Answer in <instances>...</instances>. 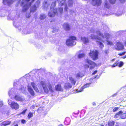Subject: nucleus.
<instances>
[{
    "label": "nucleus",
    "instance_id": "f257e3e1",
    "mask_svg": "<svg viewBox=\"0 0 126 126\" xmlns=\"http://www.w3.org/2000/svg\"><path fill=\"white\" fill-rule=\"evenodd\" d=\"M103 30L105 31L104 32V35L101 33L102 31H96V33L100 36L102 37L101 38L94 35H92L91 36L92 39L97 40V44L101 48H103L104 47V45L102 42L105 43V42L106 41L107 44L111 46L113 44V43L112 42L108 40V39L110 37V36L109 34L107 33L106 32L108 30V28L105 25H103Z\"/></svg>",
    "mask_w": 126,
    "mask_h": 126
},
{
    "label": "nucleus",
    "instance_id": "f03ea898",
    "mask_svg": "<svg viewBox=\"0 0 126 126\" xmlns=\"http://www.w3.org/2000/svg\"><path fill=\"white\" fill-rule=\"evenodd\" d=\"M40 84L41 85L45 93H47L48 92L49 90L47 88V87L48 88L50 92L52 93L53 92V90L50 85L48 84L47 85L45 82L42 81L41 82Z\"/></svg>",
    "mask_w": 126,
    "mask_h": 126
},
{
    "label": "nucleus",
    "instance_id": "7ed1b4c3",
    "mask_svg": "<svg viewBox=\"0 0 126 126\" xmlns=\"http://www.w3.org/2000/svg\"><path fill=\"white\" fill-rule=\"evenodd\" d=\"M56 4V2L54 1L52 3L50 10L48 13V15L50 17L54 16L57 12V10L54 8Z\"/></svg>",
    "mask_w": 126,
    "mask_h": 126
},
{
    "label": "nucleus",
    "instance_id": "20e7f679",
    "mask_svg": "<svg viewBox=\"0 0 126 126\" xmlns=\"http://www.w3.org/2000/svg\"><path fill=\"white\" fill-rule=\"evenodd\" d=\"M30 0H23L21 2V5L23 6L22 11L25 12L28 9L31 5V3H29Z\"/></svg>",
    "mask_w": 126,
    "mask_h": 126
},
{
    "label": "nucleus",
    "instance_id": "39448f33",
    "mask_svg": "<svg viewBox=\"0 0 126 126\" xmlns=\"http://www.w3.org/2000/svg\"><path fill=\"white\" fill-rule=\"evenodd\" d=\"M76 38L73 36H71L69 39H67L66 42L67 45L68 46H72L76 44Z\"/></svg>",
    "mask_w": 126,
    "mask_h": 126
},
{
    "label": "nucleus",
    "instance_id": "423d86ee",
    "mask_svg": "<svg viewBox=\"0 0 126 126\" xmlns=\"http://www.w3.org/2000/svg\"><path fill=\"white\" fill-rule=\"evenodd\" d=\"M89 55L91 58L94 60H97L98 58V53L96 50H91Z\"/></svg>",
    "mask_w": 126,
    "mask_h": 126
},
{
    "label": "nucleus",
    "instance_id": "0eeeda50",
    "mask_svg": "<svg viewBox=\"0 0 126 126\" xmlns=\"http://www.w3.org/2000/svg\"><path fill=\"white\" fill-rule=\"evenodd\" d=\"M11 99H16V88L15 87L12 88L8 93Z\"/></svg>",
    "mask_w": 126,
    "mask_h": 126
},
{
    "label": "nucleus",
    "instance_id": "6e6552de",
    "mask_svg": "<svg viewBox=\"0 0 126 126\" xmlns=\"http://www.w3.org/2000/svg\"><path fill=\"white\" fill-rule=\"evenodd\" d=\"M96 76H97L93 77L92 78L90 79L89 81L91 82H92L93 81V80L96 78ZM93 82H91L86 83V84H85L83 86L81 87L80 88V89L77 92H81L84 88L89 87L90 85Z\"/></svg>",
    "mask_w": 126,
    "mask_h": 126
},
{
    "label": "nucleus",
    "instance_id": "1a4fd4ad",
    "mask_svg": "<svg viewBox=\"0 0 126 126\" xmlns=\"http://www.w3.org/2000/svg\"><path fill=\"white\" fill-rule=\"evenodd\" d=\"M114 48L117 50H120L124 49V46L122 43L118 42L115 44Z\"/></svg>",
    "mask_w": 126,
    "mask_h": 126
},
{
    "label": "nucleus",
    "instance_id": "9d476101",
    "mask_svg": "<svg viewBox=\"0 0 126 126\" xmlns=\"http://www.w3.org/2000/svg\"><path fill=\"white\" fill-rule=\"evenodd\" d=\"M7 19L8 20H13V25L14 27H16V23L15 20L16 18L15 16H10L9 15L7 17Z\"/></svg>",
    "mask_w": 126,
    "mask_h": 126
},
{
    "label": "nucleus",
    "instance_id": "9b49d317",
    "mask_svg": "<svg viewBox=\"0 0 126 126\" xmlns=\"http://www.w3.org/2000/svg\"><path fill=\"white\" fill-rule=\"evenodd\" d=\"M85 62L86 63L91 65L90 67V69H93L96 65V64L95 63L88 59L86 60Z\"/></svg>",
    "mask_w": 126,
    "mask_h": 126
},
{
    "label": "nucleus",
    "instance_id": "f8f14e48",
    "mask_svg": "<svg viewBox=\"0 0 126 126\" xmlns=\"http://www.w3.org/2000/svg\"><path fill=\"white\" fill-rule=\"evenodd\" d=\"M102 2V0H92V4L94 6H99L101 5Z\"/></svg>",
    "mask_w": 126,
    "mask_h": 126
},
{
    "label": "nucleus",
    "instance_id": "ddd939ff",
    "mask_svg": "<svg viewBox=\"0 0 126 126\" xmlns=\"http://www.w3.org/2000/svg\"><path fill=\"white\" fill-rule=\"evenodd\" d=\"M14 2V0H3V3L4 5L10 6Z\"/></svg>",
    "mask_w": 126,
    "mask_h": 126
},
{
    "label": "nucleus",
    "instance_id": "4468645a",
    "mask_svg": "<svg viewBox=\"0 0 126 126\" xmlns=\"http://www.w3.org/2000/svg\"><path fill=\"white\" fill-rule=\"evenodd\" d=\"M40 3V2L38 0L37 1L36 4H37V5H34L33 7H31L30 9V12H34L36 10L37 8L36 6H38L39 4Z\"/></svg>",
    "mask_w": 126,
    "mask_h": 126
},
{
    "label": "nucleus",
    "instance_id": "2eb2a0df",
    "mask_svg": "<svg viewBox=\"0 0 126 126\" xmlns=\"http://www.w3.org/2000/svg\"><path fill=\"white\" fill-rule=\"evenodd\" d=\"M31 85L36 92L38 93L39 92V91L37 88V85L34 82H31Z\"/></svg>",
    "mask_w": 126,
    "mask_h": 126
},
{
    "label": "nucleus",
    "instance_id": "dca6fc26",
    "mask_svg": "<svg viewBox=\"0 0 126 126\" xmlns=\"http://www.w3.org/2000/svg\"><path fill=\"white\" fill-rule=\"evenodd\" d=\"M65 0H62L59 3V5L60 6H62L64 5L65 8L64 10L66 11L67 10L68 8L66 5L65 3Z\"/></svg>",
    "mask_w": 126,
    "mask_h": 126
},
{
    "label": "nucleus",
    "instance_id": "f3484780",
    "mask_svg": "<svg viewBox=\"0 0 126 126\" xmlns=\"http://www.w3.org/2000/svg\"><path fill=\"white\" fill-rule=\"evenodd\" d=\"M29 85L30 84H28V90L32 96H34V92L31 87Z\"/></svg>",
    "mask_w": 126,
    "mask_h": 126
},
{
    "label": "nucleus",
    "instance_id": "a211bd4d",
    "mask_svg": "<svg viewBox=\"0 0 126 126\" xmlns=\"http://www.w3.org/2000/svg\"><path fill=\"white\" fill-rule=\"evenodd\" d=\"M104 8L109 9L110 7V4L108 1H104Z\"/></svg>",
    "mask_w": 126,
    "mask_h": 126
},
{
    "label": "nucleus",
    "instance_id": "6ab92c4d",
    "mask_svg": "<svg viewBox=\"0 0 126 126\" xmlns=\"http://www.w3.org/2000/svg\"><path fill=\"white\" fill-rule=\"evenodd\" d=\"M72 87V85L69 83H66L65 84L64 88L66 89H69Z\"/></svg>",
    "mask_w": 126,
    "mask_h": 126
},
{
    "label": "nucleus",
    "instance_id": "aec40b11",
    "mask_svg": "<svg viewBox=\"0 0 126 126\" xmlns=\"http://www.w3.org/2000/svg\"><path fill=\"white\" fill-rule=\"evenodd\" d=\"M81 40L84 44H86L89 42V39L88 38L85 37H81Z\"/></svg>",
    "mask_w": 126,
    "mask_h": 126
},
{
    "label": "nucleus",
    "instance_id": "412c9836",
    "mask_svg": "<svg viewBox=\"0 0 126 126\" xmlns=\"http://www.w3.org/2000/svg\"><path fill=\"white\" fill-rule=\"evenodd\" d=\"M55 89L57 91H63L61 85L60 84H58L56 86Z\"/></svg>",
    "mask_w": 126,
    "mask_h": 126
},
{
    "label": "nucleus",
    "instance_id": "4be33fe9",
    "mask_svg": "<svg viewBox=\"0 0 126 126\" xmlns=\"http://www.w3.org/2000/svg\"><path fill=\"white\" fill-rule=\"evenodd\" d=\"M69 79L71 83L73 85H74L75 84L76 82V81L75 79L71 77H70L69 78Z\"/></svg>",
    "mask_w": 126,
    "mask_h": 126
},
{
    "label": "nucleus",
    "instance_id": "5701e85b",
    "mask_svg": "<svg viewBox=\"0 0 126 126\" xmlns=\"http://www.w3.org/2000/svg\"><path fill=\"white\" fill-rule=\"evenodd\" d=\"M63 28L66 31L69 30L70 29L69 25L67 23L64 24L63 25Z\"/></svg>",
    "mask_w": 126,
    "mask_h": 126
},
{
    "label": "nucleus",
    "instance_id": "b1692460",
    "mask_svg": "<svg viewBox=\"0 0 126 126\" xmlns=\"http://www.w3.org/2000/svg\"><path fill=\"white\" fill-rule=\"evenodd\" d=\"M11 122L9 121H5L2 123V126L3 125L4 126L9 125L11 123Z\"/></svg>",
    "mask_w": 126,
    "mask_h": 126
},
{
    "label": "nucleus",
    "instance_id": "393cba45",
    "mask_svg": "<svg viewBox=\"0 0 126 126\" xmlns=\"http://www.w3.org/2000/svg\"><path fill=\"white\" fill-rule=\"evenodd\" d=\"M10 105L12 109L16 110V103L15 102L13 101L11 102Z\"/></svg>",
    "mask_w": 126,
    "mask_h": 126
},
{
    "label": "nucleus",
    "instance_id": "a878e982",
    "mask_svg": "<svg viewBox=\"0 0 126 126\" xmlns=\"http://www.w3.org/2000/svg\"><path fill=\"white\" fill-rule=\"evenodd\" d=\"M123 112L122 110L120 111L116 114L115 116L114 117L115 118H117L119 116H120Z\"/></svg>",
    "mask_w": 126,
    "mask_h": 126
},
{
    "label": "nucleus",
    "instance_id": "bb28decb",
    "mask_svg": "<svg viewBox=\"0 0 126 126\" xmlns=\"http://www.w3.org/2000/svg\"><path fill=\"white\" fill-rule=\"evenodd\" d=\"M84 76V75L81 72H79L76 74V78H81Z\"/></svg>",
    "mask_w": 126,
    "mask_h": 126
},
{
    "label": "nucleus",
    "instance_id": "cd10ccee",
    "mask_svg": "<svg viewBox=\"0 0 126 126\" xmlns=\"http://www.w3.org/2000/svg\"><path fill=\"white\" fill-rule=\"evenodd\" d=\"M115 122L113 121H110L108 123V126H113Z\"/></svg>",
    "mask_w": 126,
    "mask_h": 126
},
{
    "label": "nucleus",
    "instance_id": "c85d7f7f",
    "mask_svg": "<svg viewBox=\"0 0 126 126\" xmlns=\"http://www.w3.org/2000/svg\"><path fill=\"white\" fill-rule=\"evenodd\" d=\"M46 17V16L45 14H41L40 15V19L41 20L44 19Z\"/></svg>",
    "mask_w": 126,
    "mask_h": 126
},
{
    "label": "nucleus",
    "instance_id": "c756f323",
    "mask_svg": "<svg viewBox=\"0 0 126 126\" xmlns=\"http://www.w3.org/2000/svg\"><path fill=\"white\" fill-rule=\"evenodd\" d=\"M68 6L69 7H72L73 5V1L72 0H69L68 1Z\"/></svg>",
    "mask_w": 126,
    "mask_h": 126
},
{
    "label": "nucleus",
    "instance_id": "7c9ffc66",
    "mask_svg": "<svg viewBox=\"0 0 126 126\" xmlns=\"http://www.w3.org/2000/svg\"><path fill=\"white\" fill-rule=\"evenodd\" d=\"M120 117L122 119H125L126 118V112L123 114H122L120 116Z\"/></svg>",
    "mask_w": 126,
    "mask_h": 126
},
{
    "label": "nucleus",
    "instance_id": "2f4dec72",
    "mask_svg": "<svg viewBox=\"0 0 126 126\" xmlns=\"http://www.w3.org/2000/svg\"><path fill=\"white\" fill-rule=\"evenodd\" d=\"M33 117V113L32 112H29V113L28 116V117L29 119H30L31 118Z\"/></svg>",
    "mask_w": 126,
    "mask_h": 126
},
{
    "label": "nucleus",
    "instance_id": "473e14b6",
    "mask_svg": "<svg viewBox=\"0 0 126 126\" xmlns=\"http://www.w3.org/2000/svg\"><path fill=\"white\" fill-rule=\"evenodd\" d=\"M123 13V12L121 11H119L115 14V15L117 16H119L121 15Z\"/></svg>",
    "mask_w": 126,
    "mask_h": 126
},
{
    "label": "nucleus",
    "instance_id": "72a5a7b5",
    "mask_svg": "<svg viewBox=\"0 0 126 126\" xmlns=\"http://www.w3.org/2000/svg\"><path fill=\"white\" fill-rule=\"evenodd\" d=\"M23 99L21 97L19 96H17L16 95V100L19 101H22L23 100Z\"/></svg>",
    "mask_w": 126,
    "mask_h": 126
},
{
    "label": "nucleus",
    "instance_id": "f704fd0d",
    "mask_svg": "<svg viewBox=\"0 0 126 126\" xmlns=\"http://www.w3.org/2000/svg\"><path fill=\"white\" fill-rule=\"evenodd\" d=\"M85 55L83 53L80 54L78 55V58H82Z\"/></svg>",
    "mask_w": 126,
    "mask_h": 126
},
{
    "label": "nucleus",
    "instance_id": "c9c22d12",
    "mask_svg": "<svg viewBox=\"0 0 126 126\" xmlns=\"http://www.w3.org/2000/svg\"><path fill=\"white\" fill-rule=\"evenodd\" d=\"M47 2L46 1H45L43 3V6L44 7V8L45 7L46 8H47L48 6L47 4Z\"/></svg>",
    "mask_w": 126,
    "mask_h": 126
},
{
    "label": "nucleus",
    "instance_id": "e433bc0d",
    "mask_svg": "<svg viewBox=\"0 0 126 126\" xmlns=\"http://www.w3.org/2000/svg\"><path fill=\"white\" fill-rule=\"evenodd\" d=\"M109 2L111 4H114L115 3L116 0H109Z\"/></svg>",
    "mask_w": 126,
    "mask_h": 126
},
{
    "label": "nucleus",
    "instance_id": "4c0bfd02",
    "mask_svg": "<svg viewBox=\"0 0 126 126\" xmlns=\"http://www.w3.org/2000/svg\"><path fill=\"white\" fill-rule=\"evenodd\" d=\"M119 63L118 61H117L116 63H114L112 66V67H114L117 65V64Z\"/></svg>",
    "mask_w": 126,
    "mask_h": 126
},
{
    "label": "nucleus",
    "instance_id": "58836bf2",
    "mask_svg": "<svg viewBox=\"0 0 126 126\" xmlns=\"http://www.w3.org/2000/svg\"><path fill=\"white\" fill-rule=\"evenodd\" d=\"M63 8L62 7H61L59 8L58 11L60 13V14H61L63 11Z\"/></svg>",
    "mask_w": 126,
    "mask_h": 126
},
{
    "label": "nucleus",
    "instance_id": "ea45409f",
    "mask_svg": "<svg viewBox=\"0 0 126 126\" xmlns=\"http://www.w3.org/2000/svg\"><path fill=\"white\" fill-rule=\"evenodd\" d=\"M123 64V63L122 62H121L119 63V67H121L122 66Z\"/></svg>",
    "mask_w": 126,
    "mask_h": 126
},
{
    "label": "nucleus",
    "instance_id": "a19ab883",
    "mask_svg": "<svg viewBox=\"0 0 126 126\" xmlns=\"http://www.w3.org/2000/svg\"><path fill=\"white\" fill-rule=\"evenodd\" d=\"M27 110V109L24 110L20 114H23L24 115Z\"/></svg>",
    "mask_w": 126,
    "mask_h": 126
},
{
    "label": "nucleus",
    "instance_id": "79ce46f5",
    "mask_svg": "<svg viewBox=\"0 0 126 126\" xmlns=\"http://www.w3.org/2000/svg\"><path fill=\"white\" fill-rule=\"evenodd\" d=\"M119 109L118 107H115L113 110V111L114 112H115L116 111Z\"/></svg>",
    "mask_w": 126,
    "mask_h": 126
},
{
    "label": "nucleus",
    "instance_id": "37998d69",
    "mask_svg": "<svg viewBox=\"0 0 126 126\" xmlns=\"http://www.w3.org/2000/svg\"><path fill=\"white\" fill-rule=\"evenodd\" d=\"M126 53V52H123L122 53H120L118 55L120 56H122L125 54Z\"/></svg>",
    "mask_w": 126,
    "mask_h": 126
},
{
    "label": "nucleus",
    "instance_id": "c03bdc74",
    "mask_svg": "<svg viewBox=\"0 0 126 126\" xmlns=\"http://www.w3.org/2000/svg\"><path fill=\"white\" fill-rule=\"evenodd\" d=\"M67 120L68 121H70V119L69 118H67L66 119V121H65L64 122L65 123V125H69V123H68V124H66V121H67Z\"/></svg>",
    "mask_w": 126,
    "mask_h": 126
},
{
    "label": "nucleus",
    "instance_id": "a18cd8bd",
    "mask_svg": "<svg viewBox=\"0 0 126 126\" xmlns=\"http://www.w3.org/2000/svg\"><path fill=\"white\" fill-rule=\"evenodd\" d=\"M31 16L30 14L29 13H27L26 15V17L27 18H29Z\"/></svg>",
    "mask_w": 126,
    "mask_h": 126
},
{
    "label": "nucleus",
    "instance_id": "49530a36",
    "mask_svg": "<svg viewBox=\"0 0 126 126\" xmlns=\"http://www.w3.org/2000/svg\"><path fill=\"white\" fill-rule=\"evenodd\" d=\"M21 122L23 124H25L26 123V122L25 120L24 119H22L21 120Z\"/></svg>",
    "mask_w": 126,
    "mask_h": 126
},
{
    "label": "nucleus",
    "instance_id": "de8ad7c7",
    "mask_svg": "<svg viewBox=\"0 0 126 126\" xmlns=\"http://www.w3.org/2000/svg\"><path fill=\"white\" fill-rule=\"evenodd\" d=\"M12 102L10 100H8V103L10 105L11 102Z\"/></svg>",
    "mask_w": 126,
    "mask_h": 126
},
{
    "label": "nucleus",
    "instance_id": "09e8293b",
    "mask_svg": "<svg viewBox=\"0 0 126 126\" xmlns=\"http://www.w3.org/2000/svg\"><path fill=\"white\" fill-rule=\"evenodd\" d=\"M84 67L86 68H88L89 67V65L87 64H85L84 65Z\"/></svg>",
    "mask_w": 126,
    "mask_h": 126
},
{
    "label": "nucleus",
    "instance_id": "8fccbe9b",
    "mask_svg": "<svg viewBox=\"0 0 126 126\" xmlns=\"http://www.w3.org/2000/svg\"><path fill=\"white\" fill-rule=\"evenodd\" d=\"M35 107V105H33L31 107V108L32 109H34Z\"/></svg>",
    "mask_w": 126,
    "mask_h": 126
},
{
    "label": "nucleus",
    "instance_id": "3c124183",
    "mask_svg": "<svg viewBox=\"0 0 126 126\" xmlns=\"http://www.w3.org/2000/svg\"><path fill=\"white\" fill-rule=\"evenodd\" d=\"M105 53L106 54H108L109 53L108 51V50H106L104 51Z\"/></svg>",
    "mask_w": 126,
    "mask_h": 126
},
{
    "label": "nucleus",
    "instance_id": "603ef678",
    "mask_svg": "<svg viewBox=\"0 0 126 126\" xmlns=\"http://www.w3.org/2000/svg\"><path fill=\"white\" fill-rule=\"evenodd\" d=\"M126 0H119V1L121 3L124 2L126 1Z\"/></svg>",
    "mask_w": 126,
    "mask_h": 126
},
{
    "label": "nucleus",
    "instance_id": "864d4df0",
    "mask_svg": "<svg viewBox=\"0 0 126 126\" xmlns=\"http://www.w3.org/2000/svg\"><path fill=\"white\" fill-rule=\"evenodd\" d=\"M90 32H91L94 33V29H92L91 30H90Z\"/></svg>",
    "mask_w": 126,
    "mask_h": 126
},
{
    "label": "nucleus",
    "instance_id": "5fc2aeb1",
    "mask_svg": "<svg viewBox=\"0 0 126 126\" xmlns=\"http://www.w3.org/2000/svg\"><path fill=\"white\" fill-rule=\"evenodd\" d=\"M19 105L16 103V110L18 109L19 108Z\"/></svg>",
    "mask_w": 126,
    "mask_h": 126
},
{
    "label": "nucleus",
    "instance_id": "6e6d98bb",
    "mask_svg": "<svg viewBox=\"0 0 126 126\" xmlns=\"http://www.w3.org/2000/svg\"><path fill=\"white\" fill-rule=\"evenodd\" d=\"M97 71L96 70H95L94 71V73L92 74L93 75H94L96 73Z\"/></svg>",
    "mask_w": 126,
    "mask_h": 126
},
{
    "label": "nucleus",
    "instance_id": "4d7b16f0",
    "mask_svg": "<svg viewBox=\"0 0 126 126\" xmlns=\"http://www.w3.org/2000/svg\"><path fill=\"white\" fill-rule=\"evenodd\" d=\"M116 123V125L115 126H118L119 125V123L117 122H115Z\"/></svg>",
    "mask_w": 126,
    "mask_h": 126
},
{
    "label": "nucleus",
    "instance_id": "13d9d810",
    "mask_svg": "<svg viewBox=\"0 0 126 126\" xmlns=\"http://www.w3.org/2000/svg\"><path fill=\"white\" fill-rule=\"evenodd\" d=\"M116 95H117V93H115V94H113L112 95V97H114V96H116Z\"/></svg>",
    "mask_w": 126,
    "mask_h": 126
},
{
    "label": "nucleus",
    "instance_id": "bf43d9fd",
    "mask_svg": "<svg viewBox=\"0 0 126 126\" xmlns=\"http://www.w3.org/2000/svg\"><path fill=\"white\" fill-rule=\"evenodd\" d=\"M56 29H54V30H53V32H56Z\"/></svg>",
    "mask_w": 126,
    "mask_h": 126
},
{
    "label": "nucleus",
    "instance_id": "052dcab7",
    "mask_svg": "<svg viewBox=\"0 0 126 126\" xmlns=\"http://www.w3.org/2000/svg\"><path fill=\"white\" fill-rule=\"evenodd\" d=\"M92 104L94 106H95L96 105V104L94 102H93L92 103Z\"/></svg>",
    "mask_w": 126,
    "mask_h": 126
},
{
    "label": "nucleus",
    "instance_id": "680f3d73",
    "mask_svg": "<svg viewBox=\"0 0 126 126\" xmlns=\"http://www.w3.org/2000/svg\"><path fill=\"white\" fill-rule=\"evenodd\" d=\"M122 58L123 59H125V58H126V55L125 56L123 57H122Z\"/></svg>",
    "mask_w": 126,
    "mask_h": 126
},
{
    "label": "nucleus",
    "instance_id": "e2e57ef3",
    "mask_svg": "<svg viewBox=\"0 0 126 126\" xmlns=\"http://www.w3.org/2000/svg\"><path fill=\"white\" fill-rule=\"evenodd\" d=\"M15 82H14V83H13V86L14 87H15Z\"/></svg>",
    "mask_w": 126,
    "mask_h": 126
},
{
    "label": "nucleus",
    "instance_id": "0e129e2a",
    "mask_svg": "<svg viewBox=\"0 0 126 126\" xmlns=\"http://www.w3.org/2000/svg\"><path fill=\"white\" fill-rule=\"evenodd\" d=\"M115 60V59H113L112 60V61H113Z\"/></svg>",
    "mask_w": 126,
    "mask_h": 126
},
{
    "label": "nucleus",
    "instance_id": "69168bd1",
    "mask_svg": "<svg viewBox=\"0 0 126 126\" xmlns=\"http://www.w3.org/2000/svg\"><path fill=\"white\" fill-rule=\"evenodd\" d=\"M125 45H126V41L125 42Z\"/></svg>",
    "mask_w": 126,
    "mask_h": 126
},
{
    "label": "nucleus",
    "instance_id": "338daca9",
    "mask_svg": "<svg viewBox=\"0 0 126 126\" xmlns=\"http://www.w3.org/2000/svg\"><path fill=\"white\" fill-rule=\"evenodd\" d=\"M59 126H63V125H60Z\"/></svg>",
    "mask_w": 126,
    "mask_h": 126
},
{
    "label": "nucleus",
    "instance_id": "774afa93",
    "mask_svg": "<svg viewBox=\"0 0 126 126\" xmlns=\"http://www.w3.org/2000/svg\"><path fill=\"white\" fill-rule=\"evenodd\" d=\"M59 30H58V29H57V32H58V31H59Z\"/></svg>",
    "mask_w": 126,
    "mask_h": 126
}]
</instances>
